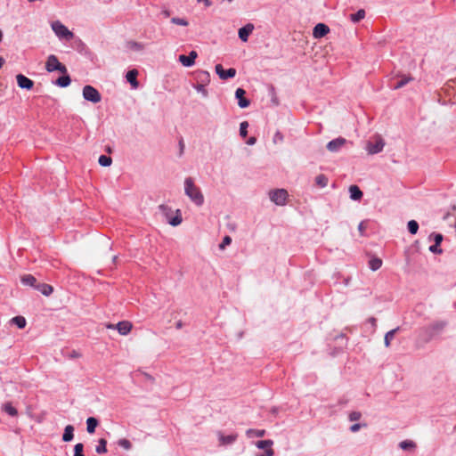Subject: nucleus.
<instances>
[{
  "mask_svg": "<svg viewBox=\"0 0 456 456\" xmlns=\"http://www.w3.org/2000/svg\"><path fill=\"white\" fill-rule=\"evenodd\" d=\"M184 193L196 206L200 207L203 205V193L191 177L184 179Z\"/></svg>",
  "mask_w": 456,
  "mask_h": 456,
  "instance_id": "obj_1",
  "label": "nucleus"
},
{
  "mask_svg": "<svg viewBox=\"0 0 456 456\" xmlns=\"http://www.w3.org/2000/svg\"><path fill=\"white\" fill-rule=\"evenodd\" d=\"M52 29L60 39H65L67 41L71 40L74 37V34L60 20H55L51 23Z\"/></svg>",
  "mask_w": 456,
  "mask_h": 456,
  "instance_id": "obj_2",
  "label": "nucleus"
},
{
  "mask_svg": "<svg viewBox=\"0 0 456 456\" xmlns=\"http://www.w3.org/2000/svg\"><path fill=\"white\" fill-rule=\"evenodd\" d=\"M45 69L48 72H53V71L57 70L62 74L67 73L66 67L59 61L58 58L54 54H51L47 57V60L45 62Z\"/></svg>",
  "mask_w": 456,
  "mask_h": 456,
  "instance_id": "obj_3",
  "label": "nucleus"
},
{
  "mask_svg": "<svg viewBox=\"0 0 456 456\" xmlns=\"http://www.w3.org/2000/svg\"><path fill=\"white\" fill-rule=\"evenodd\" d=\"M270 199L276 205L283 206L288 198V191L284 189H277L271 191L269 193Z\"/></svg>",
  "mask_w": 456,
  "mask_h": 456,
  "instance_id": "obj_4",
  "label": "nucleus"
},
{
  "mask_svg": "<svg viewBox=\"0 0 456 456\" xmlns=\"http://www.w3.org/2000/svg\"><path fill=\"white\" fill-rule=\"evenodd\" d=\"M83 97L89 102L94 103H97L101 102L102 97L98 90H96L92 86H86L83 88Z\"/></svg>",
  "mask_w": 456,
  "mask_h": 456,
  "instance_id": "obj_5",
  "label": "nucleus"
},
{
  "mask_svg": "<svg viewBox=\"0 0 456 456\" xmlns=\"http://www.w3.org/2000/svg\"><path fill=\"white\" fill-rule=\"evenodd\" d=\"M107 329L117 330L120 335L126 336L132 330L133 324L128 321H122L117 324L109 323L106 325Z\"/></svg>",
  "mask_w": 456,
  "mask_h": 456,
  "instance_id": "obj_6",
  "label": "nucleus"
},
{
  "mask_svg": "<svg viewBox=\"0 0 456 456\" xmlns=\"http://www.w3.org/2000/svg\"><path fill=\"white\" fill-rule=\"evenodd\" d=\"M348 143L343 137H338L327 143V150L330 152H338Z\"/></svg>",
  "mask_w": 456,
  "mask_h": 456,
  "instance_id": "obj_7",
  "label": "nucleus"
},
{
  "mask_svg": "<svg viewBox=\"0 0 456 456\" xmlns=\"http://www.w3.org/2000/svg\"><path fill=\"white\" fill-rule=\"evenodd\" d=\"M385 146V142L382 138H377L375 142H369L366 146V150L369 154H376L380 152Z\"/></svg>",
  "mask_w": 456,
  "mask_h": 456,
  "instance_id": "obj_8",
  "label": "nucleus"
},
{
  "mask_svg": "<svg viewBox=\"0 0 456 456\" xmlns=\"http://www.w3.org/2000/svg\"><path fill=\"white\" fill-rule=\"evenodd\" d=\"M216 74L219 76L221 79H228L232 78L236 75V69L233 68L228 69L224 70L221 64H216L215 67Z\"/></svg>",
  "mask_w": 456,
  "mask_h": 456,
  "instance_id": "obj_9",
  "label": "nucleus"
},
{
  "mask_svg": "<svg viewBox=\"0 0 456 456\" xmlns=\"http://www.w3.org/2000/svg\"><path fill=\"white\" fill-rule=\"evenodd\" d=\"M330 32V28L324 23H318L313 29V37L314 38H322Z\"/></svg>",
  "mask_w": 456,
  "mask_h": 456,
  "instance_id": "obj_10",
  "label": "nucleus"
},
{
  "mask_svg": "<svg viewBox=\"0 0 456 456\" xmlns=\"http://www.w3.org/2000/svg\"><path fill=\"white\" fill-rule=\"evenodd\" d=\"M198 57V53L195 51H191L189 55H180L179 56V61L184 66V67H191L195 63V60Z\"/></svg>",
  "mask_w": 456,
  "mask_h": 456,
  "instance_id": "obj_11",
  "label": "nucleus"
},
{
  "mask_svg": "<svg viewBox=\"0 0 456 456\" xmlns=\"http://www.w3.org/2000/svg\"><path fill=\"white\" fill-rule=\"evenodd\" d=\"M17 84L20 88L30 90L34 86V82L28 77H25L22 74H18L16 76Z\"/></svg>",
  "mask_w": 456,
  "mask_h": 456,
  "instance_id": "obj_12",
  "label": "nucleus"
},
{
  "mask_svg": "<svg viewBox=\"0 0 456 456\" xmlns=\"http://www.w3.org/2000/svg\"><path fill=\"white\" fill-rule=\"evenodd\" d=\"M246 91L242 88H238L235 91V97L238 100V105L244 109L249 106L250 102L245 97Z\"/></svg>",
  "mask_w": 456,
  "mask_h": 456,
  "instance_id": "obj_13",
  "label": "nucleus"
},
{
  "mask_svg": "<svg viewBox=\"0 0 456 456\" xmlns=\"http://www.w3.org/2000/svg\"><path fill=\"white\" fill-rule=\"evenodd\" d=\"M254 25L252 23H248L244 27L239 29V37L241 41L247 42L248 39V36L253 32Z\"/></svg>",
  "mask_w": 456,
  "mask_h": 456,
  "instance_id": "obj_14",
  "label": "nucleus"
},
{
  "mask_svg": "<svg viewBox=\"0 0 456 456\" xmlns=\"http://www.w3.org/2000/svg\"><path fill=\"white\" fill-rule=\"evenodd\" d=\"M220 445H227L234 443L237 439V435L232 434L224 436L222 433H218Z\"/></svg>",
  "mask_w": 456,
  "mask_h": 456,
  "instance_id": "obj_15",
  "label": "nucleus"
},
{
  "mask_svg": "<svg viewBox=\"0 0 456 456\" xmlns=\"http://www.w3.org/2000/svg\"><path fill=\"white\" fill-rule=\"evenodd\" d=\"M137 76H138V71L136 69L129 70L126 76V80L131 84V86L134 88L138 87Z\"/></svg>",
  "mask_w": 456,
  "mask_h": 456,
  "instance_id": "obj_16",
  "label": "nucleus"
},
{
  "mask_svg": "<svg viewBox=\"0 0 456 456\" xmlns=\"http://www.w3.org/2000/svg\"><path fill=\"white\" fill-rule=\"evenodd\" d=\"M350 198L353 200H360L362 197V192L357 185H351L349 187Z\"/></svg>",
  "mask_w": 456,
  "mask_h": 456,
  "instance_id": "obj_17",
  "label": "nucleus"
},
{
  "mask_svg": "<svg viewBox=\"0 0 456 456\" xmlns=\"http://www.w3.org/2000/svg\"><path fill=\"white\" fill-rule=\"evenodd\" d=\"M445 327V322H436L428 327L431 335L438 334Z\"/></svg>",
  "mask_w": 456,
  "mask_h": 456,
  "instance_id": "obj_18",
  "label": "nucleus"
},
{
  "mask_svg": "<svg viewBox=\"0 0 456 456\" xmlns=\"http://www.w3.org/2000/svg\"><path fill=\"white\" fill-rule=\"evenodd\" d=\"M74 437V427L71 425H68L64 428V433L62 435V440L64 442H69Z\"/></svg>",
  "mask_w": 456,
  "mask_h": 456,
  "instance_id": "obj_19",
  "label": "nucleus"
},
{
  "mask_svg": "<svg viewBox=\"0 0 456 456\" xmlns=\"http://www.w3.org/2000/svg\"><path fill=\"white\" fill-rule=\"evenodd\" d=\"M98 425V420L94 418L90 417L86 419V430L89 434H93L95 431V428Z\"/></svg>",
  "mask_w": 456,
  "mask_h": 456,
  "instance_id": "obj_20",
  "label": "nucleus"
},
{
  "mask_svg": "<svg viewBox=\"0 0 456 456\" xmlns=\"http://www.w3.org/2000/svg\"><path fill=\"white\" fill-rule=\"evenodd\" d=\"M413 77L411 76H402V78L393 86V89L397 90L399 88H402L405 85H407L409 82L412 81Z\"/></svg>",
  "mask_w": 456,
  "mask_h": 456,
  "instance_id": "obj_21",
  "label": "nucleus"
},
{
  "mask_svg": "<svg viewBox=\"0 0 456 456\" xmlns=\"http://www.w3.org/2000/svg\"><path fill=\"white\" fill-rule=\"evenodd\" d=\"M182 215L180 209L175 211V216L174 217L168 218V224L172 226H177L182 223Z\"/></svg>",
  "mask_w": 456,
  "mask_h": 456,
  "instance_id": "obj_22",
  "label": "nucleus"
},
{
  "mask_svg": "<svg viewBox=\"0 0 456 456\" xmlns=\"http://www.w3.org/2000/svg\"><path fill=\"white\" fill-rule=\"evenodd\" d=\"M3 411L4 412H6L8 415L10 416H17L18 415V411L16 410V408H14L11 403H6L3 405L2 407Z\"/></svg>",
  "mask_w": 456,
  "mask_h": 456,
  "instance_id": "obj_23",
  "label": "nucleus"
},
{
  "mask_svg": "<svg viewBox=\"0 0 456 456\" xmlns=\"http://www.w3.org/2000/svg\"><path fill=\"white\" fill-rule=\"evenodd\" d=\"M21 282L24 285H28V286L33 287V286H35V284L37 282V280H36V278L33 275L26 274V275L21 277Z\"/></svg>",
  "mask_w": 456,
  "mask_h": 456,
  "instance_id": "obj_24",
  "label": "nucleus"
},
{
  "mask_svg": "<svg viewBox=\"0 0 456 456\" xmlns=\"http://www.w3.org/2000/svg\"><path fill=\"white\" fill-rule=\"evenodd\" d=\"M398 330H399V328L391 330L390 331L387 332V334L385 335L384 343L387 347H388L390 346L391 341L393 340V338Z\"/></svg>",
  "mask_w": 456,
  "mask_h": 456,
  "instance_id": "obj_25",
  "label": "nucleus"
},
{
  "mask_svg": "<svg viewBox=\"0 0 456 456\" xmlns=\"http://www.w3.org/2000/svg\"><path fill=\"white\" fill-rule=\"evenodd\" d=\"M71 82V79L69 77V75H65V76H62V77H60L55 84L61 87H66L68 86Z\"/></svg>",
  "mask_w": 456,
  "mask_h": 456,
  "instance_id": "obj_26",
  "label": "nucleus"
},
{
  "mask_svg": "<svg viewBox=\"0 0 456 456\" xmlns=\"http://www.w3.org/2000/svg\"><path fill=\"white\" fill-rule=\"evenodd\" d=\"M381 265L382 260L378 257L371 258L369 262V266L372 271L379 270L381 267Z\"/></svg>",
  "mask_w": 456,
  "mask_h": 456,
  "instance_id": "obj_27",
  "label": "nucleus"
},
{
  "mask_svg": "<svg viewBox=\"0 0 456 456\" xmlns=\"http://www.w3.org/2000/svg\"><path fill=\"white\" fill-rule=\"evenodd\" d=\"M11 322L17 325L18 328L23 329L26 326V319L23 316H16L11 320Z\"/></svg>",
  "mask_w": 456,
  "mask_h": 456,
  "instance_id": "obj_28",
  "label": "nucleus"
},
{
  "mask_svg": "<svg viewBox=\"0 0 456 456\" xmlns=\"http://www.w3.org/2000/svg\"><path fill=\"white\" fill-rule=\"evenodd\" d=\"M265 435V430L264 429H248L247 431V436L248 437H263Z\"/></svg>",
  "mask_w": 456,
  "mask_h": 456,
  "instance_id": "obj_29",
  "label": "nucleus"
},
{
  "mask_svg": "<svg viewBox=\"0 0 456 456\" xmlns=\"http://www.w3.org/2000/svg\"><path fill=\"white\" fill-rule=\"evenodd\" d=\"M365 17V11L361 9L357 12L350 15V19L353 22H358Z\"/></svg>",
  "mask_w": 456,
  "mask_h": 456,
  "instance_id": "obj_30",
  "label": "nucleus"
},
{
  "mask_svg": "<svg viewBox=\"0 0 456 456\" xmlns=\"http://www.w3.org/2000/svg\"><path fill=\"white\" fill-rule=\"evenodd\" d=\"M209 73L208 71L200 70L197 73V78L201 82L200 84L209 82Z\"/></svg>",
  "mask_w": 456,
  "mask_h": 456,
  "instance_id": "obj_31",
  "label": "nucleus"
},
{
  "mask_svg": "<svg viewBox=\"0 0 456 456\" xmlns=\"http://www.w3.org/2000/svg\"><path fill=\"white\" fill-rule=\"evenodd\" d=\"M107 441L104 438H101L98 442V445L95 448L97 453H105L107 452Z\"/></svg>",
  "mask_w": 456,
  "mask_h": 456,
  "instance_id": "obj_32",
  "label": "nucleus"
},
{
  "mask_svg": "<svg viewBox=\"0 0 456 456\" xmlns=\"http://www.w3.org/2000/svg\"><path fill=\"white\" fill-rule=\"evenodd\" d=\"M315 183L320 187H325L328 184V178L324 175H319L315 177Z\"/></svg>",
  "mask_w": 456,
  "mask_h": 456,
  "instance_id": "obj_33",
  "label": "nucleus"
},
{
  "mask_svg": "<svg viewBox=\"0 0 456 456\" xmlns=\"http://www.w3.org/2000/svg\"><path fill=\"white\" fill-rule=\"evenodd\" d=\"M273 442L272 440H261L256 442V446L259 449H265V451L273 445Z\"/></svg>",
  "mask_w": 456,
  "mask_h": 456,
  "instance_id": "obj_34",
  "label": "nucleus"
},
{
  "mask_svg": "<svg viewBox=\"0 0 456 456\" xmlns=\"http://www.w3.org/2000/svg\"><path fill=\"white\" fill-rule=\"evenodd\" d=\"M407 226L411 234H416L418 232L419 224L415 220L409 221Z\"/></svg>",
  "mask_w": 456,
  "mask_h": 456,
  "instance_id": "obj_35",
  "label": "nucleus"
},
{
  "mask_svg": "<svg viewBox=\"0 0 456 456\" xmlns=\"http://www.w3.org/2000/svg\"><path fill=\"white\" fill-rule=\"evenodd\" d=\"M98 161L99 164L102 167H109L112 163L111 158L106 155H101Z\"/></svg>",
  "mask_w": 456,
  "mask_h": 456,
  "instance_id": "obj_36",
  "label": "nucleus"
},
{
  "mask_svg": "<svg viewBox=\"0 0 456 456\" xmlns=\"http://www.w3.org/2000/svg\"><path fill=\"white\" fill-rule=\"evenodd\" d=\"M248 123L247 121H243L240 125V134L243 138H245L248 134Z\"/></svg>",
  "mask_w": 456,
  "mask_h": 456,
  "instance_id": "obj_37",
  "label": "nucleus"
},
{
  "mask_svg": "<svg viewBox=\"0 0 456 456\" xmlns=\"http://www.w3.org/2000/svg\"><path fill=\"white\" fill-rule=\"evenodd\" d=\"M171 22L179 26H188V21L185 19L174 17L171 19Z\"/></svg>",
  "mask_w": 456,
  "mask_h": 456,
  "instance_id": "obj_38",
  "label": "nucleus"
},
{
  "mask_svg": "<svg viewBox=\"0 0 456 456\" xmlns=\"http://www.w3.org/2000/svg\"><path fill=\"white\" fill-rule=\"evenodd\" d=\"M400 447L403 450H408L415 447V444L412 441L405 440L400 443Z\"/></svg>",
  "mask_w": 456,
  "mask_h": 456,
  "instance_id": "obj_39",
  "label": "nucleus"
},
{
  "mask_svg": "<svg viewBox=\"0 0 456 456\" xmlns=\"http://www.w3.org/2000/svg\"><path fill=\"white\" fill-rule=\"evenodd\" d=\"M84 445L81 443L77 444L74 446V456H84L83 453Z\"/></svg>",
  "mask_w": 456,
  "mask_h": 456,
  "instance_id": "obj_40",
  "label": "nucleus"
},
{
  "mask_svg": "<svg viewBox=\"0 0 456 456\" xmlns=\"http://www.w3.org/2000/svg\"><path fill=\"white\" fill-rule=\"evenodd\" d=\"M41 287L42 288L40 289V290L45 296L51 295L53 293V287L51 285L43 284Z\"/></svg>",
  "mask_w": 456,
  "mask_h": 456,
  "instance_id": "obj_41",
  "label": "nucleus"
},
{
  "mask_svg": "<svg viewBox=\"0 0 456 456\" xmlns=\"http://www.w3.org/2000/svg\"><path fill=\"white\" fill-rule=\"evenodd\" d=\"M118 444L126 450H129L132 447L130 441L126 438L120 439Z\"/></svg>",
  "mask_w": 456,
  "mask_h": 456,
  "instance_id": "obj_42",
  "label": "nucleus"
},
{
  "mask_svg": "<svg viewBox=\"0 0 456 456\" xmlns=\"http://www.w3.org/2000/svg\"><path fill=\"white\" fill-rule=\"evenodd\" d=\"M431 238H434L435 244H438V245L441 244V242L443 241V239H444L443 235L440 233H432L429 236V239H431Z\"/></svg>",
  "mask_w": 456,
  "mask_h": 456,
  "instance_id": "obj_43",
  "label": "nucleus"
},
{
  "mask_svg": "<svg viewBox=\"0 0 456 456\" xmlns=\"http://www.w3.org/2000/svg\"><path fill=\"white\" fill-rule=\"evenodd\" d=\"M429 251L434 253V254H439V255L443 253V250L440 248V245H438V244L431 245L429 247Z\"/></svg>",
  "mask_w": 456,
  "mask_h": 456,
  "instance_id": "obj_44",
  "label": "nucleus"
},
{
  "mask_svg": "<svg viewBox=\"0 0 456 456\" xmlns=\"http://www.w3.org/2000/svg\"><path fill=\"white\" fill-rule=\"evenodd\" d=\"M195 89L202 94L203 96H207L208 95V91L206 90L205 88V85L204 84H198L196 86H195Z\"/></svg>",
  "mask_w": 456,
  "mask_h": 456,
  "instance_id": "obj_45",
  "label": "nucleus"
},
{
  "mask_svg": "<svg viewBox=\"0 0 456 456\" xmlns=\"http://www.w3.org/2000/svg\"><path fill=\"white\" fill-rule=\"evenodd\" d=\"M159 208L162 210L163 214L165 215V216L167 218V221L168 222V218H171L170 217L171 209L165 205H160Z\"/></svg>",
  "mask_w": 456,
  "mask_h": 456,
  "instance_id": "obj_46",
  "label": "nucleus"
},
{
  "mask_svg": "<svg viewBox=\"0 0 456 456\" xmlns=\"http://www.w3.org/2000/svg\"><path fill=\"white\" fill-rule=\"evenodd\" d=\"M232 242V239L230 236H225L224 239H223V241L222 243L219 245V248L221 249H224L226 246L230 245Z\"/></svg>",
  "mask_w": 456,
  "mask_h": 456,
  "instance_id": "obj_47",
  "label": "nucleus"
},
{
  "mask_svg": "<svg viewBox=\"0 0 456 456\" xmlns=\"http://www.w3.org/2000/svg\"><path fill=\"white\" fill-rule=\"evenodd\" d=\"M361 416H362L361 412H359V411H352L349 414V419L351 421H356V420L360 419Z\"/></svg>",
  "mask_w": 456,
  "mask_h": 456,
  "instance_id": "obj_48",
  "label": "nucleus"
},
{
  "mask_svg": "<svg viewBox=\"0 0 456 456\" xmlns=\"http://www.w3.org/2000/svg\"><path fill=\"white\" fill-rule=\"evenodd\" d=\"M282 141H283L282 134L281 132H276L273 136V142L277 143L278 142H282Z\"/></svg>",
  "mask_w": 456,
  "mask_h": 456,
  "instance_id": "obj_49",
  "label": "nucleus"
},
{
  "mask_svg": "<svg viewBox=\"0 0 456 456\" xmlns=\"http://www.w3.org/2000/svg\"><path fill=\"white\" fill-rule=\"evenodd\" d=\"M360 424H354L353 426H351L350 430L354 433L357 432L360 429Z\"/></svg>",
  "mask_w": 456,
  "mask_h": 456,
  "instance_id": "obj_50",
  "label": "nucleus"
},
{
  "mask_svg": "<svg viewBox=\"0 0 456 456\" xmlns=\"http://www.w3.org/2000/svg\"><path fill=\"white\" fill-rule=\"evenodd\" d=\"M274 454V452L272 448H269L265 451V454H262L260 456H273Z\"/></svg>",
  "mask_w": 456,
  "mask_h": 456,
  "instance_id": "obj_51",
  "label": "nucleus"
},
{
  "mask_svg": "<svg viewBox=\"0 0 456 456\" xmlns=\"http://www.w3.org/2000/svg\"><path fill=\"white\" fill-rule=\"evenodd\" d=\"M368 322L371 324V326L373 328H376V322H377L376 318L370 317V318L368 319Z\"/></svg>",
  "mask_w": 456,
  "mask_h": 456,
  "instance_id": "obj_52",
  "label": "nucleus"
},
{
  "mask_svg": "<svg viewBox=\"0 0 456 456\" xmlns=\"http://www.w3.org/2000/svg\"><path fill=\"white\" fill-rule=\"evenodd\" d=\"M256 137H253V136H252V137H250V138L247 141V143H248V145H254V144L256 143Z\"/></svg>",
  "mask_w": 456,
  "mask_h": 456,
  "instance_id": "obj_53",
  "label": "nucleus"
},
{
  "mask_svg": "<svg viewBox=\"0 0 456 456\" xmlns=\"http://www.w3.org/2000/svg\"><path fill=\"white\" fill-rule=\"evenodd\" d=\"M358 229H359V231H360L361 232H362L364 231V229H365V225H364V223H363V222L360 223V224H359V226H358Z\"/></svg>",
  "mask_w": 456,
  "mask_h": 456,
  "instance_id": "obj_54",
  "label": "nucleus"
},
{
  "mask_svg": "<svg viewBox=\"0 0 456 456\" xmlns=\"http://www.w3.org/2000/svg\"><path fill=\"white\" fill-rule=\"evenodd\" d=\"M80 356V354L77 353V351H73L70 354V357L71 358H77V357H79Z\"/></svg>",
  "mask_w": 456,
  "mask_h": 456,
  "instance_id": "obj_55",
  "label": "nucleus"
},
{
  "mask_svg": "<svg viewBox=\"0 0 456 456\" xmlns=\"http://www.w3.org/2000/svg\"><path fill=\"white\" fill-rule=\"evenodd\" d=\"M4 63V59L3 57H0V69L2 68Z\"/></svg>",
  "mask_w": 456,
  "mask_h": 456,
  "instance_id": "obj_56",
  "label": "nucleus"
},
{
  "mask_svg": "<svg viewBox=\"0 0 456 456\" xmlns=\"http://www.w3.org/2000/svg\"><path fill=\"white\" fill-rule=\"evenodd\" d=\"M176 327H177L178 329H180V328L182 327V323H181V322H178V323L176 324Z\"/></svg>",
  "mask_w": 456,
  "mask_h": 456,
  "instance_id": "obj_57",
  "label": "nucleus"
},
{
  "mask_svg": "<svg viewBox=\"0 0 456 456\" xmlns=\"http://www.w3.org/2000/svg\"><path fill=\"white\" fill-rule=\"evenodd\" d=\"M2 38H3V33H2V31L0 30V42L2 41Z\"/></svg>",
  "mask_w": 456,
  "mask_h": 456,
  "instance_id": "obj_58",
  "label": "nucleus"
},
{
  "mask_svg": "<svg viewBox=\"0 0 456 456\" xmlns=\"http://www.w3.org/2000/svg\"><path fill=\"white\" fill-rule=\"evenodd\" d=\"M164 14H165V16H168V15H169V12H168L167 11H165V12H164Z\"/></svg>",
  "mask_w": 456,
  "mask_h": 456,
  "instance_id": "obj_59",
  "label": "nucleus"
},
{
  "mask_svg": "<svg viewBox=\"0 0 456 456\" xmlns=\"http://www.w3.org/2000/svg\"><path fill=\"white\" fill-rule=\"evenodd\" d=\"M117 258H118V256H115L113 257V262H114V263L117 261Z\"/></svg>",
  "mask_w": 456,
  "mask_h": 456,
  "instance_id": "obj_60",
  "label": "nucleus"
},
{
  "mask_svg": "<svg viewBox=\"0 0 456 456\" xmlns=\"http://www.w3.org/2000/svg\"><path fill=\"white\" fill-rule=\"evenodd\" d=\"M227 1L231 3V2H232L233 0H227Z\"/></svg>",
  "mask_w": 456,
  "mask_h": 456,
  "instance_id": "obj_61",
  "label": "nucleus"
}]
</instances>
